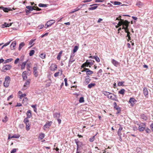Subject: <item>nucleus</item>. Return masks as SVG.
I'll use <instances>...</instances> for the list:
<instances>
[{
	"instance_id": "20",
	"label": "nucleus",
	"mask_w": 153,
	"mask_h": 153,
	"mask_svg": "<svg viewBox=\"0 0 153 153\" xmlns=\"http://www.w3.org/2000/svg\"><path fill=\"white\" fill-rule=\"evenodd\" d=\"M85 71H86V74L87 75H91L93 73V71H91L88 68H85Z\"/></svg>"
},
{
	"instance_id": "59",
	"label": "nucleus",
	"mask_w": 153,
	"mask_h": 153,
	"mask_svg": "<svg viewBox=\"0 0 153 153\" xmlns=\"http://www.w3.org/2000/svg\"><path fill=\"white\" fill-rule=\"evenodd\" d=\"M65 83V85L66 86H68V83L67 82V79L66 78H65L64 79V80Z\"/></svg>"
},
{
	"instance_id": "29",
	"label": "nucleus",
	"mask_w": 153,
	"mask_h": 153,
	"mask_svg": "<svg viewBox=\"0 0 153 153\" xmlns=\"http://www.w3.org/2000/svg\"><path fill=\"white\" fill-rule=\"evenodd\" d=\"M36 40V39H32L30 41V42H29V45H32L31 46H30V47H29V48L31 47L33 45V42L35 41Z\"/></svg>"
},
{
	"instance_id": "26",
	"label": "nucleus",
	"mask_w": 153,
	"mask_h": 153,
	"mask_svg": "<svg viewBox=\"0 0 153 153\" xmlns=\"http://www.w3.org/2000/svg\"><path fill=\"white\" fill-rule=\"evenodd\" d=\"M120 125V127L117 132L118 136H120V135H122V134L121 133V131L123 129L122 127L120 125Z\"/></svg>"
},
{
	"instance_id": "3",
	"label": "nucleus",
	"mask_w": 153,
	"mask_h": 153,
	"mask_svg": "<svg viewBox=\"0 0 153 153\" xmlns=\"http://www.w3.org/2000/svg\"><path fill=\"white\" fill-rule=\"evenodd\" d=\"M24 122L26 125V130L27 131H29L30 128V124L29 122V120L27 118H25L24 120Z\"/></svg>"
},
{
	"instance_id": "50",
	"label": "nucleus",
	"mask_w": 153,
	"mask_h": 153,
	"mask_svg": "<svg viewBox=\"0 0 153 153\" xmlns=\"http://www.w3.org/2000/svg\"><path fill=\"white\" fill-rule=\"evenodd\" d=\"M79 10V9H77V8H76L72 10L70 12V13H74L75 12L78 11Z\"/></svg>"
},
{
	"instance_id": "23",
	"label": "nucleus",
	"mask_w": 153,
	"mask_h": 153,
	"mask_svg": "<svg viewBox=\"0 0 153 153\" xmlns=\"http://www.w3.org/2000/svg\"><path fill=\"white\" fill-rule=\"evenodd\" d=\"M55 22L54 20H51L48 21L47 22L49 25L50 26H51Z\"/></svg>"
},
{
	"instance_id": "25",
	"label": "nucleus",
	"mask_w": 153,
	"mask_h": 153,
	"mask_svg": "<svg viewBox=\"0 0 153 153\" xmlns=\"http://www.w3.org/2000/svg\"><path fill=\"white\" fill-rule=\"evenodd\" d=\"M27 61L28 60H27L26 61H25L21 65L22 69H23L25 68V66L26 65V64Z\"/></svg>"
},
{
	"instance_id": "17",
	"label": "nucleus",
	"mask_w": 153,
	"mask_h": 153,
	"mask_svg": "<svg viewBox=\"0 0 153 153\" xmlns=\"http://www.w3.org/2000/svg\"><path fill=\"white\" fill-rule=\"evenodd\" d=\"M27 117L25 118H27L28 119L29 118H30L32 117V114L31 111L30 110L27 111L26 113Z\"/></svg>"
},
{
	"instance_id": "37",
	"label": "nucleus",
	"mask_w": 153,
	"mask_h": 153,
	"mask_svg": "<svg viewBox=\"0 0 153 153\" xmlns=\"http://www.w3.org/2000/svg\"><path fill=\"white\" fill-rule=\"evenodd\" d=\"M95 85L94 83H91L88 85V87L89 88H91L92 87H94Z\"/></svg>"
},
{
	"instance_id": "14",
	"label": "nucleus",
	"mask_w": 153,
	"mask_h": 153,
	"mask_svg": "<svg viewBox=\"0 0 153 153\" xmlns=\"http://www.w3.org/2000/svg\"><path fill=\"white\" fill-rule=\"evenodd\" d=\"M20 137V135L19 134H15L11 136L9 134L8 135V139H9L10 138H19Z\"/></svg>"
},
{
	"instance_id": "4",
	"label": "nucleus",
	"mask_w": 153,
	"mask_h": 153,
	"mask_svg": "<svg viewBox=\"0 0 153 153\" xmlns=\"http://www.w3.org/2000/svg\"><path fill=\"white\" fill-rule=\"evenodd\" d=\"M30 79H28L25 82L24 85H23L22 88V90H24L28 88L29 85L30 83Z\"/></svg>"
},
{
	"instance_id": "18",
	"label": "nucleus",
	"mask_w": 153,
	"mask_h": 153,
	"mask_svg": "<svg viewBox=\"0 0 153 153\" xmlns=\"http://www.w3.org/2000/svg\"><path fill=\"white\" fill-rule=\"evenodd\" d=\"M16 45V41H13V42L10 45V47L11 50H13L15 49V46Z\"/></svg>"
},
{
	"instance_id": "16",
	"label": "nucleus",
	"mask_w": 153,
	"mask_h": 153,
	"mask_svg": "<svg viewBox=\"0 0 153 153\" xmlns=\"http://www.w3.org/2000/svg\"><path fill=\"white\" fill-rule=\"evenodd\" d=\"M57 68V66L55 64H52L50 67V69L51 71H54L56 70Z\"/></svg>"
},
{
	"instance_id": "27",
	"label": "nucleus",
	"mask_w": 153,
	"mask_h": 153,
	"mask_svg": "<svg viewBox=\"0 0 153 153\" xmlns=\"http://www.w3.org/2000/svg\"><path fill=\"white\" fill-rule=\"evenodd\" d=\"M75 60L74 58H70L69 61L68 66L70 67L71 65L75 61Z\"/></svg>"
},
{
	"instance_id": "12",
	"label": "nucleus",
	"mask_w": 153,
	"mask_h": 153,
	"mask_svg": "<svg viewBox=\"0 0 153 153\" xmlns=\"http://www.w3.org/2000/svg\"><path fill=\"white\" fill-rule=\"evenodd\" d=\"M13 23H11L9 24L6 22H4L3 24L1 25V27L3 28L6 27H9L12 25Z\"/></svg>"
},
{
	"instance_id": "35",
	"label": "nucleus",
	"mask_w": 153,
	"mask_h": 153,
	"mask_svg": "<svg viewBox=\"0 0 153 153\" xmlns=\"http://www.w3.org/2000/svg\"><path fill=\"white\" fill-rule=\"evenodd\" d=\"M45 134L43 133H41L39 134V138L40 140H42L45 137Z\"/></svg>"
},
{
	"instance_id": "44",
	"label": "nucleus",
	"mask_w": 153,
	"mask_h": 153,
	"mask_svg": "<svg viewBox=\"0 0 153 153\" xmlns=\"http://www.w3.org/2000/svg\"><path fill=\"white\" fill-rule=\"evenodd\" d=\"M85 67H88V63H87V61H86L85 63H83L81 66V68H84Z\"/></svg>"
},
{
	"instance_id": "47",
	"label": "nucleus",
	"mask_w": 153,
	"mask_h": 153,
	"mask_svg": "<svg viewBox=\"0 0 153 153\" xmlns=\"http://www.w3.org/2000/svg\"><path fill=\"white\" fill-rule=\"evenodd\" d=\"M128 30H125V32L127 33V35L126 36V37H129V36H130L131 34L130 32L128 31Z\"/></svg>"
},
{
	"instance_id": "55",
	"label": "nucleus",
	"mask_w": 153,
	"mask_h": 153,
	"mask_svg": "<svg viewBox=\"0 0 153 153\" xmlns=\"http://www.w3.org/2000/svg\"><path fill=\"white\" fill-rule=\"evenodd\" d=\"M51 82H48L46 85H45V87H48L49 86H50L51 84Z\"/></svg>"
},
{
	"instance_id": "34",
	"label": "nucleus",
	"mask_w": 153,
	"mask_h": 153,
	"mask_svg": "<svg viewBox=\"0 0 153 153\" xmlns=\"http://www.w3.org/2000/svg\"><path fill=\"white\" fill-rule=\"evenodd\" d=\"M114 108L117 110H119V109H120V108L117 106V103L115 102H114Z\"/></svg>"
},
{
	"instance_id": "9",
	"label": "nucleus",
	"mask_w": 153,
	"mask_h": 153,
	"mask_svg": "<svg viewBox=\"0 0 153 153\" xmlns=\"http://www.w3.org/2000/svg\"><path fill=\"white\" fill-rule=\"evenodd\" d=\"M74 140L77 145L76 150H78L79 147L82 145V143L81 142L79 141L77 139H75Z\"/></svg>"
},
{
	"instance_id": "10",
	"label": "nucleus",
	"mask_w": 153,
	"mask_h": 153,
	"mask_svg": "<svg viewBox=\"0 0 153 153\" xmlns=\"http://www.w3.org/2000/svg\"><path fill=\"white\" fill-rule=\"evenodd\" d=\"M111 63H112L115 66L117 67L118 66L120 65V63L119 62H118L115 60L114 59H112L111 60Z\"/></svg>"
},
{
	"instance_id": "52",
	"label": "nucleus",
	"mask_w": 153,
	"mask_h": 153,
	"mask_svg": "<svg viewBox=\"0 0 153 153\" xmlns=\"http://www.w3.org/2000/svg\"><path fill=\"white\" fill-rule=\"evenodd\" d=\"M8 120V118L7 116H5L4 119L2 120V121L3 122L6 123Z\"/></svg>"
},
{
	"instance_id": "19",
	"label": "nucleus",
	"mask_w": 153,
	"mask_h": 153,
	"mask_svg": "<svg viewBox=\"0 0 153 153\" xmlns=\"http://www.w3.org/2000/svg\"><path fill=\"white\" fill-rule=\"evenodd\" d=\"M0 9L3 10L5 12H7L9 11L10 10V8H9L4 7H0Z\"/></svg>"
},
{
	"instance_id": "51",
	"label": "nucleus",
	"mask_w": 153,
	"mask_h": 153,
	"mask_svg": "<svg viewBox=\"0 0 153 153\" xmlns=\"http://www.w3.org/2000/svg\"><path fill=\"white\" fill-rule=\"evenodd\" d=\"M45 54L44 53H42L39 55L40 57L42 59H44L45 57Z\"/></svg>"
},
{
	"instance_id": "11",
	"label": "nucleus",
	"mask_w": 153,
	"mask_h": 153,
	"mask_svg": "<svg viewBox=\"0 0 153 153\" xmlns=\"http://www.w3.org/2000/svg\"><path fill=\"white\" fill-rule=\"evenodd\" d=\"M122 21L123 22V25H124V26H125L126 28L128 29V25L129 23V22H128L127 20L124 21L123 20H122Z\"/></svg>"
},
{
	"instance_id": "56",
	"label": "nucleus",
	"mask_w": 153,
	"mask_h": 153,
	"mask_svg": "<svg viewBox=\"0 0 153 153\" xmlns=\"http://www.w3.org/2000/svg\"><path fill=\"white\" fill-rule=\"evenodd\" d=\"M88 66H89V67H91V66L93 65V63L92 62H87Z\"/></svg>"
},
{
	"instance_id": "61",
	"label": "nucleus",
	"mask_w": 153,
	"mask_h": 153,
	"mask_svg": "<svg viewBox=\"0 0 153 153\" xmlns=\"http://www.w3.org/2000/svg\"><path fill=\"white\" fill-rule=\"evenodd\" d=\"M28 100V99L27 97H25L23 99L22 102H27Z\"/></svg>"
},
{
	"instance_id": "39",
	"label": "nucleus",
	"mask_w": 153,
	"mask_h": 153,
	"mask_svg": "<svg viewBox=\"0 0 153 153\" xmlns=\"http://www.w3.org/2000/svg\"><path fill=\"white\" fill-rule=\"evenodd\" d=\"M13 60V59L12 58H10L8 59H7L5 60V62H4V63L5 64L7 63H8L10 62H11Z\"/></svg>"
},
{
	"instance_id": "53",
	"label": "nucleus",
	"mask_w": 153,
	"mask_h": 153,
	"mask_svg": "<svg viewBox=\"0 0 153 153\" xmlns=\"http://www.w3.org/2000/svg\"><path fill=\"white\" fill-rule=\"evenodd\" d=\"M26 95L25 94H21L20 95L19 98L21 99H22L23 97H25L26 96Z\"/></svg>"
},
{
	"instance_id": "15",
	"label": "nucleus",
	"mask_w": 153,
	"mask_h": 153,
	"mask_svg": "<svg viewBox=\"0 0 153 153\" xmlns=\"http://www.w3.org/2000/svg\"><path fill=\"white\" fill-rule=\"evenodd\" d=\"M136 101V100L133 98H131L130 99L129 102L131 104V106H133L134 102Z\"/></svg>"
},
{
	"instance_id": "28",
	"label": "nucleus",
	"mask_w": 153,
	"mask_h": 153,
	"mask_svg": "<svg viewBox=\"0 0 153 153\" xmlns=\"http://www.w3.org/2000/svg\"><path fill=\"white\" fill-rule=\"evenodd\" d=\"M60 116V114L59 113H55L53 114V117L56 119H58L59 118Z\"/></svg>"
},
{
	"instance_id": "48",
	"label": "nucleus",
	"mask_w": 153,
	"mask_h": 153,
	"mask_svg": "<svg viewBox=\"0 0 153 153\" xmlns=\"http://www.w3.org/2000/svg\"><path fill=\"white\" fill-rule=\"evenodd\" d=\"M111 93H110L108 92L105 91V92H104V93H103V94L105 95V96H106L107 97L109 95H110V94Z\"/></svg>"
},
{
	"instance_id": "63",
	"label": "nucleus",
	"mask_w": 153,
	"mask_h": 153,
	"mask_svg": "<svg viewBox=\"0 0 153 153\" xmlns=\"http://www.w3.org/2000/svg\"><path fill=\"white\" fill-rule=\"evenodd\" d=\"M104 1L102 0H95V2H103Z\"/></svg>"
},
{
	"instance_id": "62",
	"label": "nucleus",
	"mask_w": 153,
	"mask_h": 153,
	"mask_svg": "<svg viewBox=\"0 0 153 153\" xmlns=\"http://www.w3.org/2000/svg\"><path fill=\"white\" fill-rule=\"evenodd\" d=\"M13 95H10V96H9L8 97H7V100L8 101L10 99V98H13Z\"/></svg>"
},
{
	"instance_id": "36",
	"label": "nucleus",
	"mask_w": 153,
	"mask_h": 153,
	"mask_svg": "<svg viewBox=\"0 0 153 153\" xmlns=\"http://www.w3.org/2000/svg\"><path fill=\"white\" fill-rule=\"evenodd\" d=\"M141 117L142 119L144 120H146L147 119V117L144 114H142L141 115Z\"/></svg>"
},
{
	"instance_id": "40",
	"label": "nucleus",
	"mask_w": 153,
	"mask_h": 153,
	"mask_svg": "<svg viewBox=\"0 0 153 153\" xmlns=\"http://www.w3.org/2000/svg\"><path fill=\"white\" fill-rule=\"evenodd\" d=\"M38 6L39 7H47V5L46 4H45L42 3H40L39 4Z\"/></svg>"
},
{
	"instance_id": "54",
	"label": "nucleus",
	"mask_w": 153,
	"mask_h": 153,
	"mask_svg": "<svg viewBox=\"0 0 153 153\" xmlns=\"http://www.w3.org/2000/svg\"><path fill=\"white\" fill-rule=\"evenodd\" d=\"M122 19H120V21L117 24V25L119 26H120L121 25H123V22L122 21Z\"/></svg>"
},
{
	"instance_id": "32",
	"label": "nucleus",
	"mask_w": 153,
	"mask_h": 153,
	"mask_svg": "<svg viewBox=\"0 0 153 153\" xmlns=\"http://www.w3.org/2000/svg\"><path fill=\"white\" fill-rule=\"evenodd\" d=\"M26 8L28 9L30 11H32L35 9V8L32 7L30 6H28L26 7Z\"/></svg>"
},
{
	"instance_id": "21",
	"label": "nucleus",
	"mask_w": 153,
	"mask_h": 153,
	"mask_svg": "<svg viewBox=\"0 0 153 153\" xmlns=\"http://www.w3.org/2000/svg\"><path fill=\"white\" fill-rule=\"evenodd\" d=\"M143 93L144 96L146 97L148 95V90L146 88H143Z\"/></svg>"
},
{
	"instance_id": "22",
	"label": "nucleus",
	"mask_w": 153,
	"mask_h": 153,
	"mask_svg": "<svg viewBox=\"0 0 153 153\" xmlns=\"http://www.w3.org/2000/svg\"><path fill=\"white\" fill-rule=\"evenodd\" d=\"M22 76L23 79H26L27 78V72L26 71H24L22 74Z\"/></svg>"
},
{
	"instance_id": "8",
	"label": "nucleus",
	"mask_w": 153,
	"mask_h": 153,
	"mask_svg": "<svg viewBox=\"0 0 153 153\" xmlns=\"http://www.w3.org/2000/svg\"><path fill=\"white\" fill-rule=\"evenodd\" d=\"M52 123L51 121L47 122L46 124L44 125L43 127V128L44 130H45L46 128H48L51 125Z\"/></svg>"
},
{
	"instance_id": "5",
	"label": "nucleus",
	"mask_w": 153,
	"mask_h": 153,
	"mask_svg": "<svg viewBox=\"0 0 153 153\" xmlns=\"http://www.w3.org/2000/svg\"><path fill=\"white\" fill-rule=\"evenodd\" d=\"M12 68V66L10 65H7L4 66L1 70L2 72H5L6 71Z\"/></svg>"
},
{
	"instance_id": "31",
	"label": "nucleus",
	"mask_w": 153,
	"mask_h": 153,
	"mask_svg": "<svg viewBox=\"0 0 153 153\" xmlns=\"http://www.w3.org/2000/svg\"><path fill=\"white\" fill-rule=\"evenodd\" d=\"M111 2L114 5H120L122 4L121 2L117 1H111Z\"/></svg>"
},
{
	"instance_id": "58",
	"label": "nucleus",
	"mask_w": 153,
	"mask_h": 153,
	"mask_svg": "<svg viewBox=\"0 0 153 153\" xmlns=\"http://www.w3.org/2000/svg\"><path fill=\"white\" fill-rule=\"evenodd\" d=\"M19 58H17L14 61V64H17L19 62Z\"/></svg>"
},
{
	"instance_id": "13",
	"label": "nucleus",
	"mask_w": 153,
	"mask_h": 153,
	"mask_svg": "<svg viewBox=\"0 0 153 153\" xmlns=\"http://www.w3.org/2000/svg\"><path fill=\"white\" fill-rule=\"evenodd\" d=\"M91 80L89 76H87L85 77V79L84 83H85L86 85H87L90 82Z\"/></svg>"
},
{
	"instance_id": "60",
	"label": "nucleus",
	"mask_w": 153,
	"mask_h": 153,
	"mask_svg": "<svg viewBox=\"0 0 153 153\" xmlns=\"http://www.w3.org/2000/svg\"><path fill=\"white\" fill-rule=\"evenodd\" d=\"M17 150V149H16L14 148L10 152V153H15L16 152Z\"/></svg>"
},
{
	"instance_id": "43",
	"label": "nucleus",
	"mask_w": 153,
	"mask_h": 153,
	"mask_svg": "<svg viewBox=\"0 0 153 153\" xmlns=\"http://www.w3.org/2000/svg\"><path fill=\"white\" fill-rule=\"evenodd\" d=\"M35 52V51L33 50H31L30 51V52L29 53V56H33V54Z\"/></svg>"
},
{
	"instance_id": "41",
	"label": "nucleus",
	"mask_w": 153,
	"mask_h": 153,
	"mask_svg": "<svg viewBox=\"0 0 153 153\" xmlns=\"http://www.w3.org/2000/svg\"><path fill=\"white\" fill-rule=\"evenodd\" d=\"M78 47L77 46H75L73 49V53H74L76 52L78 50Z\"/></svg>"
},
{
	"instance_id": "46",
	"label": "nucleus",
	"mask_w": 153,
	"mask_h": 153,
	"mask_svg": "<svg viewBox=\"0 0 153 153\" xmlns=\"http://www.w3.org/2000/svg\"><path fill=\"white\" fill-rule=\"evenodd\" d=\"M124 83V81L119 82L118 83V85L119 86H124L123 84Z\"/></svg>"
},
{
	"instance_id": "45",
	"label": "nucleus",
	"mask_w": 153,
	"mask_h": 153,
	"mask_svg": "<svg viewBox=\"0 0 153 153\" xmlns=\"http://www.w3.org/2000/svg\"><path fill=\"white\" fill-rule=\"evenodd\" d=\"M94 59H95L97 62H99L100 61L99 58L97 56H94Z\"/></svg>"
},
{
	"instance_id": "7",
	"label": "nucleus",
	"mask_w": 153,
	"mask_h": 153,
	"mask_svg": "<svg viewBox=\"0 0 153 153\" xmlns=\"http://www.w3.org/2000/svg\"><path fill=\"white\" fill-rule=\"evenodd\" d=\"M107 97L111 100L115 101H116L117 100L116 96L112 93H111Z\"/></svg>"
},
{
	"instance_id": "30",
	"label": "nucleus",
	"mask_w": 153,
	"mask_h": 153,
	"mask_svg": "<svg viewBox=\"0 0 153 153\" xmlns=\"http://www.w3.org/2000/svg\"><path fill=\"white\" fill-rule=\"evenodd\" d=\"M25 44L24 42H21L19 45V51L21 50L22 48L25 45Z\"/></svg>"
},
{
	"instance_id": "24",
	"label": "nucleus",
	"mask_w": 153,
	"mask_h": 153,
	"mask_svg": "<svg viewBox=\"0 0 153 153\" xmlns=\"http://www.w3.org/2000/svg\"><path fill=\"white\" fill-rule=\"evenodd\" d=\"M136 5L139 7H141L143 6V4L141 1H138L137 2Z\"/></svg>"
},
{
	"instance_id": "1",
	"label": "nucleus",
	"mask_w": 153,
	"mask_h": 153,
	"mask_svg": "<svg viewBox=\"0 0 153 153\" xmlns=\"http://www.w3.org/2000/svg\"><path fill=\"white\" fill-rule=\"evenodd\" d=\"M10 80V79L9 76H6L4 82V85L5 87L7 88L9 86Z\"/></svg>"
},
{
	"instance_id": "6",
	"label": "nucleus",
	"mask_w": 153,
	"mask_h": 153,
	"mask_svg": "<svg viewBox=\"0 0 153 153\" xmlns=\"http://www.w3.org/2000/svg\"><path fill=\"white\" fill-rule=\"evenodd\" d=\"M38 67L37 66L33 67V73L35 77H37L38 76V72L37 71Z\"/></svg>"
},
{
	"instance_id": "49",
	"label": "nucleus",
	"mask_w": 153,
	"mask_h": 153,
	"mask_svg": "<svg viewBox=\"0 0 153 153\" xmlns=\"http://www.w3.org/2000/svg\"><path fill=\"white\" fill-rule=\"evenodd\" d=\"M79 101L80 103L83 102H84V97H80Z\"/></svg>"
},
{
	"instance_id": "57",
	"label": "nucleus",
	"mask_w": 153,
	"mask_h": 153,
	"mask_svg": "<svg viewBox=\"0 0 153 153\" xmlns=\"http://www.w3.org/2000/svg\"><path fill=\"white\" fill-rule=\"evenodd\" d=\"M44 27V25H40L38 26V28L39 29H41L42 28Z\"/></svg>"
},
{
	"instance_id": "38",
	"label": "nucleus",
	"mask_w": 153,
	"mask_h": 153,
	"mask_svg": "<svg viewBox=\"0 0 153 153\" xmlns=\"http://www.w3.org/2000/svg\"><path fill=\"white\" fill-rule=\"evenodd\" d=\"M98 7L97 5L94 6L93 7H89L88 8L89 10H93L96 9Z\"/></svg>"
},
{
	"instance_id": "64",
	"label": "nucleus",
	"mask_w": 153,
	"mask_h": 153,
	"mask_svg": "<svg viewBox=\"0 0 153 153\" xmlns=\"http://www.w3.org/2000/svg\"><path fill=\"white\" fill-rule=\"evenodd\" d=\"M10 41H9L7 42L4 45V46H5V47L6 46L8 45L10 43Z\"/></svg>"
},
{
	"instance_id": "2",
	"label": "nucleus",
	"mask_w": 153,
	"mask_h": 153,
	"mask_svg": "<svg viewBox=\"0 0 153 153\" xmlns=\"http://www.w3.org/2000/svg\"><path fill=\"white\" fill-rule=\"evenodd\" d=\"M137 125L139 126L138 130L140 131H142L144 130L146 126L145 123H142L140 124L138 123Z\"/></svg>"
},
{
	"instance_id": "33",
	"label": "nucleus",
	"mask_w": 153,
	"mask_h": 153,
	"mask_svg": "<svg viewBox=\"0 0 153 153\" xmlns=\"http://www.w3.org/2000/svg\"><path fill=\"white\" fill-rule=\"evenodd\" d=\"M125 91V90L124 89H122L119 91L118 93L119 94L123 95L124 94V93Z\"/></svg>"
},
{
	"instance_id": "42",
	"label": "nucleus",
	"mask_w": 153,
	"mask_h": 153,
	"mask_svg": "<svg viewBox=\"0 0 153 153\" xmlns=\"http://www.w3.org/2000/svg\"><path fill=\"white\" fill-rule=\"evenodd\" d=\"M96 135L97 134H96L94 136H93V137H91L89 139V140L90 142H92L94 141L95 139V137Z\"/></svg>"
}]
</instances>
